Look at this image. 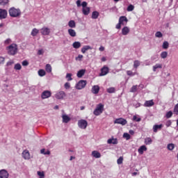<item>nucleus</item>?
I'll return each mask as SVG.
<instances>
[{"label": "nucleus", "mask_w": 178, "mask_h": 178, "mask_svg": "<svg viewBox=\"0 0 178 178\" xmlns=\"http://www.w3.org/2000/svg\"><path fill=\"white\" fill-rule=\"evenodd\" d=\"M8 55H16L17 54V44H12L6 47Z\"/></svg>", "instance_id": "nucleus-1"}, {"label": "nucleus", "mask_w": 178, "mask_h": 178, "mask_svg": "<svg viewBox=\"0 0 178 178\" xmlns=\"http://www.w3.org/2000/svg\"><path fill=\"white\" fill-rule=\"evenodd\" d=\"M9 15L11 17H19L22 13L20 12V9H16L15 7L10 8Z\"/></svg>", "instance_id": "nucleus-2"}, {"label": "nucleus", "mask_w": 178, "mask_h": 178, "mask_svg": "<svg viewBox=\"0 0 178 178\" xmlns=\"http://www.w3.org/2000/svg\"><path fill=\"white\" fill-rule=\"evenodd\" d=\"M102 112H104V104H99L97 105L93 113L95 116H99Z\"/></svg>", "instance_id": "nucleus-3"}, {"label": "nucleus", "mask_w": 178, "mask_h": 178, "mask_svg": "<svg viewBox=\"0 0 178 178\" xmlns=\"http://www.w3.org/2000/svg\"><path fill=\"white\" fill-rule=\"evenodd\" d=\"M87 86V81L81 80L79 83L76 85V88L77 90H83Z\"/></svg>", "instance_id": "nucleus-4"}, {"label": "nucleus", "mask_w": 178, "mask_h": 178, "mask_svg": "<svg viewBox=\"0 0 178 178\" xmlns=\"http://www.w3.org/2000/svg\"><path fill=\"white\" fill-rule=\"evenodd\" d=\"M78 126L80 129H87V126H88V122L86 120H81L78 121Z\"/></svg>", "instance_id": "nucleus-5"}, {"label": "nucleus", "mask_w": 178, "mask_h": 178, "mask_svg": "<svg viewBox=\"0 0 178 178\" xmlns=\"http://www.w3.org/2000/svg\"><path fill=\"white\" fill-rule=\"evenodd\" d=\"M114 123L117 124H122V126H124L127 124V120H126V119L120 118L116 119L114 121Z\"/></svg>", "instance_id": "nucleus-6"}, {"label": "nucleus", "mask_w": 178, "mask_h": 178, "mask_svg": "<svg viewBox=\"0 0 178 178\" xmlns=\"http://www.w3.org/2000/svg\"><path fill=\"white\" fill-rule=\"evenodd\" d=\"M65 97H66V93L64 91L58 92L55 95V98H56V99H63Z\"/></svg>", "instance_id": "nucleus-7"}, {"label": "nucleus", "mask_w": 178, "mask_h": 178, "mask_svg": "<svg viewBox=\"0 0 178 178\" xmlns=\"http://www.w3.org/2000/svg\"><path fill=\"white\" fill-rule=\"evenodd\" d=\"M51 95V91L44 90L43 92H42L41 98L42 99H47V98H49Z\"/></svg>", "instance_id": "nucleus-8"}, {"label": "nucleus", "mask_w": 178, "mask_h": 178, "mask_svg": "<svg viewBox=\"0 0 178 178\" xmlns=\"http://www.w3.org/2000/svg\"><path fill=\"white\" fill-rule=\"evenodd\" d=\"M127 22H129V19H127V17L126 16H121L119 18V22L122 26H125V24H127Z\"/></svg>", "instance_id": "nucleus-9"}, {"label": "nucleus", "mask_w": 178, "mask_h": 178, "mask_svg": "<svg viewBox=\"0 0 178 178\" xmlns=\"http://www.w3.org/2000/svg\"><path fill=\"white\" fill-rule=\"evenodd\" d=\"M40 33L42 35H49V33H51V30L49 28L43 27L41 29Z\"/></svg>", "instance_id": "nucleus-10"}, {"label": "nucleus", "mask_w": 178, "mask_h": 178, "mask_svg": "<svg viewBox=\"0 0 178 178\" xmlns=\"http://www.w3.org/2000/svg\"><path fill=\"white\" fill-rule=\"evenodd\" d=\"M9 172L6 170H0V178H8Z\"/></svg>", "instance_id": "nucleus-11"}, {"label": "nucleus", "mask_w": 178, "mask_h": 178, "mask_svg": "<svg viewBox=\"0 0 178 178\" xmlns=\"http://www.w3.org/2000/svg\"><path fill=\"white\" fill-rule=\"evenodd\" d=\"M101 73L99 74V76H106L108 73H109V68L106 66H104L101 70Z\"/></svg>", "instance_id": "nucleus-12"}, {"label": "nucleus", "mask_w": 178, "mask_h": 178, "mask_svg": "<svg viewBox=\"0 0 178 178\" xmlns=\"http://www.w3.org/2000/svg\"><path fill=\"white\" fill-rule=\"evenodd\" d=\"M8 16V11L6 10L0 9V20L2 19H6Z\"/></svg>", "instance_id": "nucleus-13"}, {"label": "nucleus", "mask_w": 178, "mask_h": 178, "mask_svg": "<svg viewBox=\"0 0 178 178\" xmlns=\"http://www.w3.org/2000/svg\"><path fill=\"white\" fill-rule=\"evenodd\" d=\"M22 158H24V159H26V160L30 159V152H29V150L26 149L23 151Z\"/></svg>", "instance_id": "nucleus-14"}, {"label": "nucleus", "mask_w": 178, "mask_h": 178, "mask_svg": "<svg viewBox=\"0 0 178 178\" xmlns=\"http://www.w3.org/2000/svg\"><path fill=\"white\" fill-rule=\"evenodd\" d=\"M122 35H127L130 33V29L127 26H124L122 29Z\"/></svg>", "instance_id": "nucleus-15"}, {"label": "nucleus", "mask_w": 178, "mask_h": 178, "mask_svg": "<svg viewBox=\"0 0 178 178\" xmlns=\"http://www.w3.org/2000/svg\"><path fill=\"white\" fill-rule=\"evenodd\" d=\"M62 118H63V123H69V122L70 120V117H69L66 114L63 115Z\"/></svg>", "instance_id": "nucleus-16"}, {"label": "nucleus", "mask_w": 178, "mask_h": 178, "mask_svg": "<svg viewBox=\"0 0 178 178\" xmlns=\"http://www.w3.org/2000/svg\"><path fill=\"white\" fill-rule=\"evenodd\" d=\"M144 151H147V147L145 145L140 146V148L138 149V152L140 155H143V154H144Z\"/></svg>", "instance_id": "nucleus-17"}, {"label": "nucleus", "mask_w": 178, "mask_h": 178, "mask_svg": "<svg viewBox=\"0 0 178 178\" xmlns=\"http://www.w3.org/2000/svg\"><path fill=\"white\" fill-rule=\"evenodd\" d=\"M84 74H86V70H81L78 71L76 76L79 77V79H81Z\"/></svg>", "instance_id": "nucleus-18"}, {"label": "nucleus", "mask_w": 178, "mask_h": 178, "mask_svg": "<svg viewBox=\"0 0 178 178\" xmlns=\"http://www.w3.org/2000/svg\"><path fill=\"white\" fill-rule=\"evenodd\" d=\"M92 94H98V92H99V86H92Z\"/></svg>", "instance_id": "nucleus-19"}, {"label": "nucleus", "mask_w": 178, "mask_h": 178, "mask_svg": "<svg viewBox=\"0 0 178 178\" xmlns=\"http://www.w3.org/2000/svg\"><path fill=\"white\" fill-rule=\"evenodd\" d=\"M90 8L86 7L85 8H82V13L85 16H88L90 15Z\"/></svg>", "instance_id": "nucleus-20"}, {"label": "nucleus", "mask_w": 178, "mask_h": 178, "mask_svg": "<svg viewBox=\"0 0 178 178\" xmlns=\"http://www.w3.org/2000/svg\"><path fill=\"white\" fill-rule=\"evenodd\" d=\"M154 103L153 100H149V101H146L145 102L144 106L146 107H149V106H154Z\"/></svg>", "instance_id": "nucleus-21"}, {"label": "nucleus", "mask_w": 178, "mask_h": 178, "mask_svg": "<svg viewBox=\"0 0 178 178\" xmlns=\"http://www.w3.org/2000/svg\"><path fill=\"white\" fill-rule=\"evenodd\" d=\"M108 144H113L114 145H116L118 144V139L116 138H110L107 140Z\"/></svg>", "instance_id": "nucleus-22"}, {"label": "nucleus", "mask_w": 178, "mask_h": 178, "mask_svg": "<svg viewBox=\"0 0 178 178\" xmlns=\"http://www.w3.org/2000/svg\"><path fill=\"white\" fill-rule=\"evenodd\" d=\"M92 156L94 158H101V153H99L98 151H93L92 152Z\"/></svg>", "instance_id": "nucleus-23"}, {"label": "nucleus", "mask_w": 178, "mask_h": 178, "mask_svg": "<svg viewBox=\"0 0 178 178\" xmlns=\"http://www.w3.org/2000/svg\"><path fill=\"white\" fill-rule=\"evenodd\" d=\"M88 49H92V47H91L90 46H88V45L84 46L81 49L82 54H84L85 52H87V51H88Z\"/></svg>", "instance_id": "nucleus-24"}, {"label": "nucleus", "mask_w": 178, "mask_h": 178, "mask_svg": "<svg viewBox=\"0 0 178 178\" xmlns=\"http://www.w3.org/2000/svg\"><path fill=\"white\" fill-rule=\"evenodd\" d=\"M161 129H162V124H159V125L156 124L153 127V131L154 133H156L158 130H161Z\"/></svg>", "instance_id": "nucleus-25"}, {"label": "nucleus", "mask_w": 178, "mask_h": 178, "mask_svg": "<svg viewBox=\"0 0 178 178\" xmlns=\"http://www.w3.org/2000/svg\"><path fill=\"white\" fill-rule=\"evenodd\" d=\"M68 34L71 37H76V31H74V29H68Z\"/></svg>", "instance_id": "nucleus-26"}, {"label": "nucleus", "mask_w": 178, "mask_h": 178, "mask_svg": "<svg viewBox=\"0 0 178 178\" xmlns=\"http://www.w3.org/2000/svg\"><path fill=\"white\" fill-rule=\"evenodd\" d=\"M72 46H73V48H75V49H79V48L81 47V43H80V42H74Z\"/></svg>", "instance_id": "nucleus-27"}, {"label": "nucleus", "mask_w": 178, "mask_h": 178, "mask_svg": "<svg viewBox=\"0 0 178 178\" xmlns=\"http://www.w3.org/2000/svg\"><path fill=\"white\" fill-rule=\"evenodd\" d=\"M68 26L69 27H70L71 29H74V27H76V22H74V20H70L68 22Z\"/></svg>", "instance_id": "nucleus-28"}, {"label": "nucleus", "mask_w": 178, "mask_h": 178, "mask_svg": "<svg viewBox=\"0 0 178 178\" xmlns=\"http://www.w3.org/2000/svg\"><path fill=\"white\" fill-rule=\"evenodd\" d=\"M98 16H99V13H98V11L92 12V19H98Z\"/></svg>", "instance_id": "nucleus-29"}, {"label": "nucleus", "mask_w": 178, "mask_h": 178, "mask_svg": "<svg viewBox=\"0 0 178 178\" xmlns=\"http://www.w3.org/2000/svg\"><path fill=\"white\" fill-rule=\"evenodd\" d=\"M38 33H40V31L38 30V29H33V30H32V32H31V35L33 36V37H35V35H37V34H38Z\"/></svg>", "instance_id": "nucleus-30"}, {"label": "nucleus", "mask_w": 178, "mask_h": 178, "mask_svg": "<svg viewBox=\"0 0 178 178\" xmlns=\"http://www.w3.org/2000/svg\"><path fill=\"white\" fill-rule=\"evenodd\" d=\"M145 144L146 145H149V144H152V139L151 138H147L145 139Z\"/></svg>", "instance_id": "nucleus-31"}, {"label": "nucleus", "mask_w": 178, "mask_h": 178, "mask_svg": "<svg viewBox=\"0 0 178 178\" xmlns=\"http://www.w3.org/2000/svg\"><path fill=\"white\" fill-rule=\"evenodd\" d=\"M46 72H47V73H51V72H52V67H51V65H46Z\"/></svg>", "instance_id": "nucleus-32"}, {"label": "nucleus", "mask_w": 178, "mask_h": 178, "mask_svg": "<svg viewBox=\"0 0 178 178\" xmlns=\"http://www.w3.org/2000/svg\"><path fill=\"white\" fill-rule=\"evenodd\" d=\"M46 72L44 70H39L38 71V75L40 76V77H43V76H45Z\"/></svg>", "instance_id": "nucleus-33"}, {"label": "nucleus", "mask_w": 178, "mask_h": 178, "mask_svg": "<svg viewBox=\"0 0 178 178\" xmlns=\"http://www.w3.org/2000/svg\"><path fill=\"white\" fill-rule=\"evenodd\" d=\"M9 3V0H0V5L5 6V5H8Z\"/></svg>", "instance_id": "nucleus-34"}, {"label": "nucleus", "mask_w": 178, "mask_h": 178, "mask_svg": "<svg viewBox=\"0 0 178 178\" xmlns=\"http://www.w3.org/2000/svg\"><path fill=\"white\" fill-rule=\"evenodd\" d=\"M156 69H162V65L156 64L153 67V71L156 72Z\"/></svg>", "instance_id": "nucleus-35"}, {"label": "nucleus", "mask_w": 178, "mask_h": 178, "mask_svg": "<svg viewBox=\"0 0 178 178\" xmlns=\"http://www.w3.org/2000/svg\"><path fill=\"white\" fill-rule=\"evenodd\" d=\"M163 49H168L169 48V42H168V41L163 42Z\"/></svg>", "instance_id": "nucleus-36"}, {"label": "nucleus", "mask_w": 178, "mask_h": 178, "mask_svg": "<svg viewBox=\"0 0 178 178\" xmlns=\"http://www.w3.org/2000/svg\"><path fill=\"white\" fill-rule=\"evenodd\" d=\"M161 57L162 58V59H166V58H168V52L167 51H163L161 54Z\"/></svg>", "instance_id": "nucleus-37"}, {"label": "nucleus", "mask_w": 178, "mask_h": 178, "mask_svg": "<svg viewBox=\"0 0 178 178\" xmlns=\"http://www.w3.org/2000/svg\"><path fill=\"white\" fill-rule=\"evenodd\" d=\"M155 37H156L157 38H162V37H163V35L162 34V33L161 31H157L155 33Z\"/></svg>", "instance_id": "nucleus-38"}, {"label": "nucleus", "mask_w": 178, "mask_h": 178, "mask_svg": "<svg viewBox=\"0 0 178 178\" xmlns=\"http://www.w3.org/2000/svg\"><path fill=\"white\" fill-rule=\"evenodd\" d=\"M127 10L128 11V12H133V10H134V6H133V5H129L128 7H127Z\"/></svg>", "instance_id": "nucleus-39"}, {"label": "nucleus", "mask_w": 178, "mask_h": 178, "mask_svg": "<svg viewBox=\"0 0 178 178\" xmlns=\"http://www.w3.org/2000/svg\"><path fill=\"white\" fill-rule=\"evenodd\" d=\"M115 91H116L115 88H109L107 89V92H108L109 94H112V93L115 92Z\"/></svg>", "instance_id": "nucleus-40"}, {"label": "nucleus", "mask_w": 178, "mask_h": 178, "mask_svg": "<svg viewBox=\"0 0 178 178\" xmlns=\"http://www.w3.org/2000/svg\"><path fill=\"white\" fill-rule=\"evenodd\" d=\"M14 69L15 70H20L22 69V65L19 63L15 64Z\"/></svg>", "instance_id": "nucleus-41"}, {"label": "nucleus", "mask_w": 178, "mask_h": 178, "mask_svg": "<svg viewBox=\"0 0 178 178\" xmlns=\"http://www.w3.org/2000/svg\"><path fill=\"white\" fill-rule=\"evenodd\" d=\"M137 85L133 86L130 90V92H136L137 91Z\"/></svg>", "instance_id": "nucleus-42"}, {"label": "nucleus", "mask_w": 178, "mask_h": 178, "mask_svg": "<svg viewBox=\"0 0 178 178\" xmlns=\"http://www.w3.org/2000/svg\"><path fill=\"white\" fill-rule=\"evenodd\" d=\"M38 175H39L40 178L45 177V175L44 174V172L38 171Z\"/></svg>", "instance_id": "nucleus-43"}, {"label": "nucleus", "mask_w": 178, "mask_h": 178, "mask_svg": "<svg viewBox=\"0 0 178 178\" xmlns=\"http://www.w3.org/2000/svg\"><path fill=\"white\" fill-rule=\"evenodd\" d=\"M138 66H140V62L138 60H135L134 62V67H135V69H137Z\"/></svg>", "instance_id": "nucleus-44"}, {"label": "nucleus", "mask_w": 178, "mask_h": 178, "mask_svg": "<svg viewBox=\"0 0 178 178\" xmlns=\"http://www.w3.org/2000/svg\"><path fill=\"white\" fill-rule=\"evenodd\" d=\"M175 148V145L171 143L168 145V149L172 151Z\"/></svg>", "instance_id": "nucleus-45"}, {"label": "nucleus", "mask_w": 178, "mask_h": 178, "mask_svg": "<svg viewBox=\"0 0 178 178\" xmlns=\"http://www.w3.org/2000/svg\"><path fill=\"white\" fill-rule=\"evenodd\" d=\"M117 163L118 165H122V163H123V157L122 156H120L118 161H117Z\"/></svg>", "instance_id": "nucleus-46"}, {"label": "nucleus", "mask_w": 178, "mask_h": 178, "mask_svg": "<svg viewBox=\"0 0 178 178\" xmlns=\"http://www.w3.org/2000/svg\"><path fill=\"white\" fill-rule=\"evenodd\" d=\"M123 138H126V140H130V134H129L128 133H124L123 134Z\"/></svg>", "instance_id": "nucleus-47"}, {"label": "nucleus", "mask_w": 178, "mask_h": 178, "mask_svg": "<svg viewBox=\"0 0 178 178\" xmlns=\"http://www.w3.org/2000/svg\"><path fill=\"white\" fill-rule=\"evenodd\" d=\"M173 115V113L172 111H168L167 113H166V118L167 119H169L170 118H172Z\"/></svg>", "instance_id": "nucleus-48"}, {"label": "nucleus", "mask_w": 178, "mask_h": 178, "mask_svg": "<svg viewBox=\"0 0 178 178\" xmlns=\"http://www.w3.org/2000/svg\"><path fill=\"white\" fill-rule=\"evenodd\" d=\"M66 79H68V81H71V80H73V79H72V74H67Z\"/></svg>", "instance_id": "nucleus-49"}, {"label": "nucleus", "mask_w": 178, "mask_h": 178, "mask_svg": "<svg viewBox=\"0 0 178 178\" xmlns=\"http://www.w3.org/2000/svg\"><path fill=\"white\" fill-rule=\"evenodd\" d=\"M133 120H135L136 122H141V118H137V116L134 115Z\"/></svg>", "instance_id": "nucleus-50"}, {"label": "nucleus", "mask_w": 178, "mask_h": 178, "mask_svg": "<svg viewBox=\"0 0 178 178\" xmlns=\"http://www.w3.org/2000/svg\"><path fill=\"white\" fill-rule=\"evenodd\" d=\"M87 5H88L87 2L86 1H83L81 4V6H82V8H87Z\"/></svg>", "instance_id": "nucleus-51"}, {"label": "nucleus", "mask_w": 178, "mask_h": 178, "mask_svg": "<svg viewBox=\"0 0 178 178\" xmlns=\"http://www.w3.org/2000/svg\"><path fill=\"white\" fill-rule=\"evenodd\" d=\"M83 55L79 54L77 57H76V60H81L83 59Z\"/></svg>", "instance_id": "nucleus-52"}, {"label": "nucleus", "mask_w": 178, "mask_h": 178, "mask_svg": "<svg viewBox=\"0 0 178 178\" xmlns=\"http://www.w3.org/2000/svg\"><path fill=\"white\" fill-rule=\"evenodd\" d=\"M115 29H118V30H120V29H122V24H120V22H118V24L115 26Z\"/></svg>", "instance_id": "nucleus-53"}, {"label": "nucleus", "mask_w": 178, "mask_h": 178, "mask_svg": "<svg viewBox=\"0 0 178 178\" xmlns=\"http://www.w3.org/2000/svg\"><path fill=\"white\" fill-rule=\"evenodd\" d=\"M65 88H66V90H69V88H70V83H65Z\"/></svg>", "instance_id": "nucleus-54"}, {"label": "nucleus", "mask_w": 178, "mask_h": 178, "mask_svg": "<svg viewBox=\"0 0 178 178\" xmlns=\"http://www.w3.org/2000/svg\"><path fill=\"white\" fill-rule=\"evenodd\" d=\"M76 3V6L78 8H80V6H81V0H77Z\"/></svg>", "instance_id": "nucleus-55"}, {"label": "nucleus", "mask_w": 178, "mask_h": 178, "mask_svg": "<svg viewBox=\"0 0 178 178\" xmlns=\"http://www.w3.org/2000/svg\"><path fill=\"white\" fill-rule=\"evenodd\" d=\"M22 66H29V61L28 60H24L22 62Z\"/></svg>", "instance_id": "nucleus-56"}, {"label": "nucleus", "mask_w": 178, "mask_h": 178, "mask_svg": "<svg viewBox=\"0 0 178 178\" xmlns=\"http://www.w3.org/2000/svg\"><path fill=\"white\" fill-rule=\"evenodd\" d=\"M127 75L128 76H134V73H133V72H131V71H127Z\"/></svg>", "instance_id": "nucleus-57"}, {"label": "nucleus", "mask_w": 178, "mask_h": 178, "mask_svg": "<svg viewBox=\"0 0 178 178\" xmlns=\"http://www.w3.org/2000/svg\"><path fill=\"white\" fill-rule=\"evenodd\" d=\"M99 50L101 52H104V51H105V47H104L103 46H101V47L99 48Z\"/></svg>", "instance_id": "nucleus-58"}, {"label": "nucleus", "mask_w": 178, "mask_h": 178, "mask_svg": "<svg viewBox=\"0 0 178 178\" xmlns=\"http://www.w3.org/2000/svg\"><path fill=\"white\" fill-rule=\"evenodd\" d=\"M13 61H8L6 64L7 66H12L13 65Z\"/></svg>", "instance_id": "nucleus-59"}, {"label": "nucleus", "mask_w": 178, "mask_h": 178, "mask_svg": "<svg viewBox=\"0 0 178 178\" xmlns=\"http://www.w3.org/2000/svg\"><path fill=\"white\" fill-rule=\"evenodd\" d=\"M5 62V58L0 56V63H3Z\"/></svg>", "instance_id": "nucleus-60"}, {"label": "nucleus", "mask_w": 178, "mask_h": 178, "mask_svg": "<svg viewBox=\"0 0 178 178\" xmlns=\"http://www.w3.org/2000/svg\"><path fill=\"white\" fill-rule=\"evenodd\" d=\"M12 40L10 39H7L6 41H5V44H10V42Z\"/></svg>", "instance_id": "nucleus-61"}, {"label": "nucleus", "mask_w": 178, "mask_h": 178, "mask_svg": "<svg viewBox=\"0 0 178 178\" xmlns=\"http://www.w3.org/2000/svg\"><path fill=\"white\" fill-rule=\"evenodd\" d=\"M40 154H43V155H44L45 154V149H42L40 150Z\"/></svg>", "instance_id": "nucleus-62"}, {"label": "nucleus", "mask_w": 178, "mask_h": 178, "mask_svg": "<svg viewBox=\"0 0 178 178\" xmlns=\"http://www.w3.org/2000/svg\"><path fill=\"white\" fill-rule=\"evenodd\" d=\"M170 124H172V122L170 121L167 122V123H166L167 127H169V126H170Z\"/></svg>", "instance_id": "nucleus-63"}, {"label": "nucleus", "mask_w": 178, "mask_h": 178, "mask_svg": "<svg viewBox=\"0 0 178 178\" xmlns=\"http://www.w3.org/2000/svg\"><path fill=\"white\" fill-rule=\"evenodd\" d=\"M129 134H131V136H133L134 134V131L133 130H129Z\"/></svg>", "instance_id": "nucleus-64"}]
</instances>
